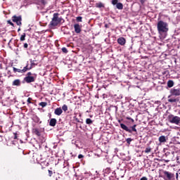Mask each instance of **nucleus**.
<instances>
[{"label":"nucleus","mask_w":180,"mask_h":180,"mask_svg":"<svg viewBox=\"0 0 180 180\" xmlns=\"http://www.w3.org/2000/svg\"><path fill=\"white\" fill-rule=\"evenodd\" d=\"M157 29L158 34L160 36H162V37H165V36H167V33H168V31L169 30L168 24L167 22H164L163 20L158 22Z\"/></svg>","instance_id":"obj_1"},{"label":"nucleus","mask_w":180,"mask_h":180,"mask_svg":"<svg viewBox=\"0 0 180 180\" xmlns=\"http://www.w3.org/2000/svg\"><path fill=\"white\" fill-rule=\"evenodd\" d=\"M60 14L58 13H53V18L51 21L50 22V26H52L53 27H56V26H58L63 22V18L58 17Z\"/></svg>","instance_id":"obj_2"},{"label":"nucleus","mask_w":180,"mask_h":180,"mask_svg":"<svg viewBox=\"0 0 180 180\" xmlns=\"http://www.w3.org/2000/svg\"><path fill=\"white\" fill-rule=\"evenodd\" d=\"M120 126L122 130H125V131H128V133H133V131L137 133V129H136V127H137V124H134L132 127H131V129H129V127L126 126L124 124H120Z\"/></svg>","instance_id":"obj_3"},{"label":"nucleus","mask_w":180,"mask_h":180,"mask_svg":"<svg viewBox=\"0 0 180 180\" xmlns=\"http://www.w3.org/2000/svg\"><path fill=\"white\" fill-rule=\"evenodd\" d=\"M168 120L173 124L179 125L180 124V117L172 114L168 115Z\"/></svg>","instance_id":"obj_4"},{"label":"nucleus","mask_w":180,"mask_h":180,"mask_svg":"<svg viewBox=\"0 0 180 180\" xmlns=\"http://www.w3.org/2000/svg\"><path fill=\"white\" fill-rule=\"evenodd\" d=\"M48 1L47 0H38L37 2V8L39 11H41L44 9L46 5H47Z\"/></svg>","instance_id":"obj_5"},{"label":"nucleus","mask_w":180,"mask_h":180,"mask_svg":"<svg viewBox=\"0 0 180 180\" xmlns=\"http://www.w3.org/2000/svg\"><path fill=\"white\" fill-rule=\"evenodd\" d=\"M12 20H13V22L16 23L18 25V26H20V25H22V17L21 16L13 15L12 17Z\"/></svg>","instance_id":"obj_6"},{"label":"nucleus","mask_w":180,"mask_h":180,"mask_svg":"<svg viewBox=\"0 0 180 180\" xmlns=\"http://www.w3.org/2000/svg\"><path fill=\"white\" fill-rule=\"evenodd\" d=\"M112 5H116L117 9L122 11L123 9V4L119 3V0H112L111 1Z\"/></svg>","instance_id":"obj_7"},{"label":"nucleus","mask_w":180,"mask_h":180,"mask_svg":"<svg viewBox=\"0 0 180 180\" xmlns=\"http://www.w3.org/2000/svg\"><path fill=\"white\" fill-rule=\"evenodd\" d=\"M23 81L24 82H27V84H30V82H34L36 81V77L33 76H26Z\"/></svg>","instance_id":"obj_8"},{"label":"nucleus","mask_w":180,"mask_h":180,"mask_svg":"<svg viewBox=\"0 0 180 180\" xmlns=\"http://www.w3.org/2000/svg\"><path fill=\"white\" fill-rule=\"evenodd\" d=\"M170 94L172 96H179L180 89H171Z\"/></svg>","instance_id":"obj_9"},{"label":"nucleus","mask_w":180,"mask_h":180,"mask_svg":"<svg viewBox=\"0 0 180 180\" xmlns=\"http://www.w3.org/2000/svg\"><path fill=\"white\" fill-rule=\"evenodd\" d=\"M27 67H28V65L24 67L22 70L18 69L16 68H13V70L14 72H20V74H23L26 72V71H27Z\"/></svg>","instance_id":"obj_10"},{"label":"nucleus","mask_w":180,"mask_h":180,"mask_svg":"<svg viewBox=\"0 0 180 180\" xmlns=\"http://www.w3.org/2000/svg\"><path fill=\"white\" fill-rule=\"evenodd\" d=\"M164 175H165L166 178H167L168 180H171L172 178H174L175 175L169 172L165 171Z\"/></svg>","instance_id":"obj_11"},{"label":"nucleus","mask_w":180,"mask_h":180,"mask_svg":"<svg viewBox=\"0 0 180 180\" xmlns=\"http://www.w3.org/2000/svg\"><path fill=\"white\" fill-rule=\"evenodd\" d=\"M13 86H20L22 85V82L19 79H16L13 82Z\"/></svg>","instance_id":"obj_12"},{"label":"nucleus","mask_w":180,"mask_h":180,"mask_svg":"<svg viewBox=\"0 0 180 180\" xmlns=\"http://www.w3.org/2000/svg\"><path fill=\"white\" fill-rule=\"evenodd\" d=\"M118 44H120V46H124L126 44V39L124 37H120L117 39Z\"/></svg>","instance_id":"obj_13"},{"label":"nucleus","mask_w":180,"mask_h":180,"mask_svg":"<svg viewBox=\"0 0 180 180\" xmlns=\"http://www.w3.org/2000/svg\"><path fill=\"white\" fill-rule=\"evenodd\" d=\"M54 113L56 115V116H61L63 113V109H61V108H57L55 110Z\"/></svg>","instance_id":"obj_14"},{"label":"nucleus","mask_w":180,"mask_h":180,"mask_svg":"<svg viewBox=\"0 0 180 180\" xmlns=\"http://www.w3.org/2000/svg\"><path fill=\"white\" fill-rule=\"evenodd\" d=\"M74 28L75 33H81V26L79 24H75Z\"/></svg>","instance_id":"obj_15"},{"label":"nucleus","mask_w":180,"mask_h":180,"mask_svg":"<svg viewBox=\"0 0 180 180\" xmlns=\"http://www.w3.org/2000/svg\"><path fill=\"white\" fill-rule=\"evenodd\" d=\"M57 124V120L55 118H51L49 122V125L51 126L52 127H54Z\"/></svg>","instance_id":"obj_16"},{"label":"nucleus","mask_w":180,"mask_h":180,"mask_svg":"<svg viewBox=\"0 0 180 180\" xmlns=\"http://www.w3.org/2000/svg\"><path fill=\"white\" fill-rule=\"evenodd\" d=\"M30 67L29 68V66H27V71H29V70H32V68H33V67H34L35 65H37V63H34V60H30ZM27 65H29V64H27Z\"/></svg>","instance_id":"obj_17"},{"label":"nucleus","mask_w":180,"mask_h":180,"mask_svg":"<svg viewBox=\"0 0 180 180\" xmlns=\"http://www.w3.org/2000/svg\"><path fill=\"white\" fill-rule=\"evenodd\" d=\"M32 132L34 133V134H36V136H37L38 137H40V136H41L40 130H39V129L37 128L33 129Z\"/></svg>","instance_id":"obj_18"},{"label":"nucleus","mask_w":180,"mask_h":180,"mask_svg":"<svg viewBox=\"0 0 180 180\" xmlns=\"http://www.w3.org/2000/svg\"><path fill=\"white\" fill-rule=\"evenodd\" d=\"M32 120L35 123H41V122H40V118H39V117H37V115L33 116Z\"/></svg>","instance_id":"obj_19"},{"label":"nucleus","mask_w":180,"mask_h":180,"mask_svg":"<svg viewBox=\"0 0 180 180\" xmlns=\"http://www.w3.org/2000/svg\"><path fill=\"white\" fill-rule=\"evenodd\" d=\"M159 141L160 143H165L167 141V138L165 136H160L159 137Z\"/></svg>","instance_id":"obj_20"},{"label":"nucleus","mask_w":180,"mask_h":180,"mask_svg":"<svg viewBox=\"0 0 180 180\" xmlns=\"http://www.w3.org/2000/svg\"><path fill=\"white\" fill-rule=\"evenodd\" d=\"M96 8H98L99 9H101V8H105V4H103L102 2L96 3Z\"/></svg>","instance_id":"obj_21"},{"label":"nucleus","mask_w":180,"mask_h":180,"mask_svg":"<svg viewBox=\"0 0 180 180\" xmlns=\"http://www.w3.org/2000/svg\"><path fill=\"white\" fill-rule=\"evenodd\" d=\"M171 95L168 96V102L170 103H175V102H177L178 100L176 98H171Z\"/></svg>","instance_id":"obj_22"},{"label":"nucleus","mask_w":180,"mask_h":180,"mask_svg":"<svg viewBox=\"0 0 180 180\" xmlns=\"http://www.w3.org/2000/svg\"><path fill=\"white\" fill-rule=\"evenodd\" d=\"M174 81L173 80H169L167 82V86L168 88H172V86H174Z\"/></svg>","instance_id":"obj_23"},{"label":"nucleus","mask_w":180,"mask_h":180,"mask_svg":"<svg viewBox=\"0 0 180 180\" xmlns=\"http://www.w3.org/2000/svg\"><path fill=\"white\" fill-rule=\"evenodd\" d=\"M25 39H26V34L24 33L23 34L21 35L20 40V41H25Z\"/></svg>","instance_id":"obj_24"},{"label":"nucleus","mask_w":180,"mask_h":180,"mask_svg":"<svg viewBox=\"0 0 180 180\" xmlns=\"http://www.w3.org/2000/svg\"><path fill=\"white\" fill-rule=\"evenodd\" d=\"M92 123H94V121H92V120H91L90 118H87L86 120V124H92Z\"/></svg>","instance_id":"obj_25"},{"label":"nucleus","mask_w":180,"mask_h":180,"mask_svg":"<svg viewBox=\"0 0 180 180\" xmlns=\"http://www.w3.org/2000/svg\"><path fill=\"white\" fill-rule=\"evenodd\" d=\"M62 110H63L64 112H67L68 110V106H67V105H63L62 106Z\"/></svg>","instance_id":"obj_26"},{"label":"nucleus","mask_w":180,"mask_h":180,"mask_svg":"<svg viewBox=\"0 0 180 180\" xmlns=\"http://www.w3.org/2000/svg\"><path fill=\"white\" fill-rule=\"evenodd\" d=\"M39 106H41V108H46V106H47V103H46V102H41L39 103Z\"/></svg>","instance_id":"obj_27"},{"label":"nucleus","mask_w":180,"mask_h":180,"mask_svg":"<svg viewBox=\"0 0 180 180\" xmlns=\"http://www.w3.org/2000/svg\"><path fill=\"white\" fill-rule=\"evenodd\" d=\"M145 153H151V148L148 147L145 149Z\"/></svg>","instance_id":"obj_28"},{"label":"nucleus","mask_w":180,"mask_h":180,"mask_svg":"<svg viewBox=\"0 0 180 180\" xmlns=\"http://www.w3.org/2000/svg\"><path fill=\"white\" fill-rule=\"evenodd\" d=\"M126 141H127V144H130V143H131V141H133V139H131V138H128L126 139Z\"/></svg>","instance_id":"obj_29"},{"label":"nucleus","mask_w":180,"mask_h":180,"mask_svg":"<svg viewBox=\"0 0 180 180\" xmlns=\"http://www.w3.org/2000/svg\"><path fill=\"white\" fill-rule=\"evenodd\" d=\"M76 20L77 22H82V17L81 16L77 17Z\"/></svg>","instance_id":"obj_30"},{"label":"nucleus","mask_w":180,"mask_h":180,"mask_svg":"<svg viewBox=\"0 0 180 180\" xmlns=\"http://www.w3.org/2000/svg\"><path fill=\"white\" fill-rule=\"evenodd\" d=\"M62 51L63 53H68V50L65 47L62 48Z\"/></svg>","instance_id":"obj_31"},{"label":"nucleus","mask_w":180,"mask_h":180,"mask_svg":"<svg viewBox=\"0 0 180 180\" xmlns=\"http://www.w3.org/2000/svg\"><path fill=\"white\" fill-rule=\"evenodd\" d=\"M127 120H131V122H132V123H134V120L131 117H127Z\"/></svg>","instance_id":"obj_32"},{"label":"nucleus","mask_w":180,"mask_h":180,"mask_svg":"<svg viewBox=\"0 0 180 180\" xmlns=\"http://www.w3.org/2000/svg\"><path fill=\"white\" fill-rule=\"evenodd\" d=\"M7 23H8V25H11V26H13V22H12V21L11 20H8Z\"/></svg>","instance_id":"obj_33"},{"label":"nucleus","mask_w":180,"mask_h":180,"mask_svg":"<svg viewBox=\"0 0 180 180\" xmlns=\"http://www.w3.org/2000/svg\"><path fill=\"white\" fill-rule=\"evenodd\" d=\"M32 98H28L27 100V103H32Z\"/></svg>","instance_id":"obj_34"},{"label":"nucleus","mask_w":180,"mask_h":180,"mask_svg":"<svg viewBox=\"0 0 180 180\" xmlns=\"http://www.w3.org/2000/svg\"><path fill=\"white\" fill-rule=\"evenodd\" d=\"M27 47H29V45L27 43L24 44V49H27Z\"/></svg>","instance_id":"obj_35"},{"label":"nucleus","mask_w":180,"mask_h":180,"mask_svg":"<svg viewBox=\"0 0 180 180\" xmlns=\"http://www.w3.org/2000/svg\"><path fill=\"white\" fill-rule=\"evenodd\" d=\"M78 158H79V159H81V158H84V155H83L79 154V155H78Z\"/></svg>","instance_id":"obj_36"},{"label":"nucleus","mask_w":180,"mask_h":180,"mask_svg":"<svg viewBox=\"0 0 180 180\" xmlns=\"http://www.w3.org/2000/svg\"><path fill=\"white\" fill-rule=\"evenodd\" d=\"M147 0H140L141 4L143 5Z\"/></svg>","instance_id":"obj_37"},{"label":"nucleus","mask_w":180,"mask_h":180,"mask_svg":"<svg viewBox=\"0 0 180 180\" xmlns=\"http://www.w3.org/2000/svg\"><path fill=\"white\" fill-rule=\"evenodd\" d=\"M30 75H32V72H29L27 74V77H30Z\"/></svg>","instance_id":"obj_38"},{"label":"nucleus","mask_w":180,"mask_h":180,"mask_svg":"<svg viewBox=\"0 0 180 180\" xmlns=\"http://www.w3.org/2000/svg\"><path fill=\"white\" fill-rule=\"evenodd\" d=\"M141 180H148L147 177L146 176H143L141 179Z\"/></svg>","instance_id":"obj_39"},{"label":"nucleus","mask_w":180,"mask_h":180,"mask_svg":"<svg viewBox=\"0 0 180 180\" xmlns=\"http://www.w3.org/2000/svg\"><path fill=\"white\" fill-rule=\"evenodd\" d=\"M178 178H179V174H178V173H176V179H178Z\"/></svg>","instance_id":"obj_40"},{"label":"nucleus","mask_w":180,"mask_h":180,"mask_svg":"<svg viewBox=\"0 0 180 180\" xmlns=\"http://www.w3.org/2000/svg\"><path fill=\"white\" fill-rule=\"evenodd\" d=\"M15 139H18V136L16 134H15Z\"/></svg>","instance_id":"obj_41"},{"label":"nucleus","mask_w":180,"mask_h":180,"mask_svg":"<svg viewBox=\"0 0 180 180\" xmlns=\"http://www.w3.org/2000/svg\"><path fill=\"white\" fill-rule=\"evenodd\" d=\"M49 174H51V173H52V172H51V171H50V170L49 171Z\"/></svg>","instance_id":"obj_42"},{"label":"nucleus","mask_w":180,"mask_h":180,"mask_svg":"<svg viewBox=\"0 0 180 180\" xmlns=\"http://www.w3.org/2000/svg\"><path fill=\"white\" fill-rule=\"evenodd\" d=\"M18 32H20V28L18 29Z\"/></svg>","instance_id":"obj_43"},{"label":"nucleus","mask_w":180,"mask_h":180,"mask_svg":"<svg viewBox=\"0 0 180 180\" xmlns=\"http://www.w3.org/2000/svg\"><path fill=\"white\" fill-rule=\"evenodd\" d=\"M8 74H11V71H8Z\"/></svg>","instance_id":"obj_44"},{"label":"nucleus","mask_w":180,"mask_h":180,"mask_svg":"<svg viewBox=\"0 0 180 180\" xmlns=\"http://www.w3.org/2000/svg\"><path fill=\"white\" fill-rule=\"evenodd\" d=\"M119 123H120V120H118Z\"/></svg>","instance_id":"obj_45"}]
</instances>
